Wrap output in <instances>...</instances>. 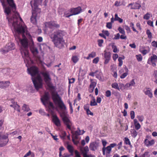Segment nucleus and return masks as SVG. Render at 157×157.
Instances as JSON below:
<instances>
[{
    "instance_id": "obj_1",
    "label": "nucleus",
    "mask_w": 157,
    "mask_h": 157,
    "mask_svg": "<svg viewBox=\"0 0 157 157\" xmlns=\"http://www.w3.org/2000/svg\"><path fill=\"white\" fill-rule=\"evenodd\" d=\"M52 98L56 105L58 106L62 110L60 113L61 116L67 128L71 130L72 123L67 117V113L66 111V106L58 95L53 94L52 95Z\"/></svg>"
},
{
    "instance_id": "obj_2",
    "label": "nucleus",
    "mask_w": 157,
    "mask_h": 157,
    "mask_svg": "<svg viewBox=\"0 0 157 157\" xmlns=\"http://www.w3.org/2000/svg\"><path fill=\"white\" fill-rule=\"evenodd\" d=\"M48 2V0H34L30 2V3L33 10L30 20L33 24L35 25L36 24L38 18V13H40V10L38 8V5L43 3L46 6Z\"/></svg>"
},
{
    "instance_id": "obj_3",
    "label": "nucleus",
    "mask_w": 157,
    "mask_h": 157,
    "mask_svg": "<svg viewBox=\"0 0 157 157\" xmlns=\"http://www.w3.org/2000/svg\"><path fill=\"white\" fill-rule=\"evenodd\" d=\"M66 34V33L61 30H58L55 32L51 38L55 45L58 48H61L64 43L63 37Z\"/></svg>"
},
{
    "instance_id": "obj_4",
    "label": "nucleus",
    "mask_w": 157,
    "mask_h": 157,
    "mask_svg": "<svg viewBox=\"0 0 157 157\" xmlns=\"http://www.w3.org/2000/svg\"><path fill=\"white\" fill-rule=\"evenodd\" d=\"M49 94L48 92H45L44 95L41 98V100L43 104L46 107L48 106L50 111H52L55 108L53 103L49 101Z\"/></svg>"
},
{
    "instance_id": "obj_5",
    "label": "nucleus",
    "mask_w": 157,
    "mask_h": 157,
    "mask_svg": "<svg viewBox=\"0 0 157 157\" xmlns=\"http://www.w3.org/2000/svg\"><path fill=\"white\" fill-rule=\"evenodd\" d=\"M41 74L43 75L44 78V80L47 86L49 87L52 88V86L51 82V78L48 72L43 71L41 72Z\"/></svg>"
},
{
    "instance_id": "obj_6",
    "label": "nucleus",
    "mask_w": 157,
    "mask_h": 157,
    "mask_svg": "<svg viewBox=\"0 0 157 157\" xmlns=\"http://www.w3.org/2000/svg\"><path fill=\"white\" fill-rule=\"evenodd\" d=\"M15 48L14 44L12 42H10L7 44L5 47L2 48L1 52L2 53L5 54L10 51L14 49Z\"/></svg>"
},
{
    "instance_id": "obj_7",
    "label": "nucleus",
    "mask_w": 157,
    "mask_h": 157,
    "mask_svg": "<svg viewBox=\"0 0 157 157\" xmlns=\"http://www.w3.org/2000/svg\"><path fill=\"white\" fill-rule=\"evenodd\" d=\"M8 135H2L0 133V147L5 146L9 142Z\"/></svg>"
},
{
    "instance_id": "obj_8",
    "label": "nucleus",
    "mask_w": 157,
    "mask_h": 157,
    "mask_svg": "<svg viewBox=\"0 0 157 157\" xmlns=\"http://www.w3.org/2000/svg\"><path fill=\"white\" fill-rule=\"evenodd\" d=\"M45 26L46 28H49L50 29L59 28V25L57 24V22L54 21L45 22Z\"/></svg>"
},
{
    "instance_id": "obj_9",
    "label": "nucleus",
    "mask_w": 157,
    "mask_h": 157,
    "mask_svg": "<svg viewBox=\"0 0 157 157\" xmlns=\"http://www.w3.org/2000/svg\"><path fill=\"white\" fill-rule=\"evenodd\" d=\"M157 62V56L155 54H153L149 58L147 61V63L151 65L153 67L156 66Z\"/></svg>"
},
{
    "instance_id": "obj_10",
    "label": "nucleus",
    "mask_w": 157,
    "mask_h": 157,
    "mask_svg": "<svg viewBox=\"0 0 157 157\" xmlns=\"http://www.w3.org/2000/svg\"><path fill=\"white\" fill-rule=\"evenodd\" d=\"M150 136H147L144 140V143L147 147H150L153 145L155 143V140H150Z\"/></svg>"
},
{
    "instance_id": "obj_11",
    "label": "nucleus",
    "mask_w": 157,
    "mask_h": 157,
    "mask_svg": "<svg viewBox=\"0 0 157 157\" xmlns=\"http://www.w3.org/2000/svg\"><path fill=\"white\" fill-rule=\"evenodd\" d=\"M103 154L105 155L106 157H110L111 156L110 153L111 151V149L109 147H103L102 149Z\"/></svg>"
},
{
    "instance_id": "obj_12",
    "label": "nucleus",
    "mask_w": 157,
    "mask_h": 157,
    "mask_svg": "<svg viewBox=\"0 0 157 157\" xmlns=\"http://www.w3.org/2000/svg\"><path fill=\"white\" fill-rule=\"evenodd\" d=\"M11 102L12 104L10 105V106L13 108L14 110L19 112H20V106L17 104V102L14 101L13 99L11 100Z\"/></svg>"
},
{
    "instance_id": "obj_13",
    "label": "nucleus",
    "mask_w": 157,
    "mask_h": 157,
    "mask_svg": "<svg viewBox=\"0 0 157 157\" xmlns=\"http://www.w3.org/2000/svg\"><path fill=\"white\" fill-rule=\"evenodd\" d=\"M104 57L105 59V60L104 63L105 64H107L110 60L111 55L110 53L109 52H106L105 51H104Z\"/></svg>"
},
{
    "instance_id": "obj_14",
    "label": "nucleus",
    "mask_w": 157,
    "mask_h": 157,
    "mask_svg": "<svg viewBox=\"0 0 157 157\" xmlns=\"http://www.w3.org/2000/svg\"><path fill=\"white\" fill-rule=\"evenodd\" d=\"M10 82L9 81H0V88H5L8 87L10 85Z\"/></svg>"
},
{
    "instance_id": "obj_15",
    "label": "nucleus",
    "mask_w": 157,
    "mask_h": 157,
    "mask_svg": "<svg viewBox=\"0 0 157 157\" xmlns=\"http://www.w3.org/2000/svg\"><path fill=\"white\" fill-rule=\"evenodd\" d=\"M81 9L80 7L71 9V13H72L73 15L78 14L81 12Z\"/></svg>"
},
{
    "instance_id": "obj_16",
    "label": "nucleus",
    "mask_w": 157,
    "mask_h": 157,
    "mask_svg": "<svg viewBox=\"0 0 157 157\" xmlns=\"http://www.w3.org/2000/svg\"><path fill=\"white\" fill-rule=\"evenodd\" d=\"M135 79H132L129 82L127 83L126 84V86L127 87L128 89H132V86H135Z\"/></svg>"
},
{
    "instance_id": "obj_17",
    "label": "nucleus",
    "mask_w": 157,
    "mask_h": 157,
    "mask_svg": "<svg viewBox=\"0 0 157 157\" xmlns=\"http://www.w3.org/2000/svg\"><path fill=\"white\" fill-rule=\"evenodd\" d=\"M40 48L42 52L45 51L50 48V47L46 44L43 43L40 44Z\"/></svg>"
},
{
    "instance_id": "obj_18",
    "label": "nucleus",
    "mask_w": 157,
    "mask_h": 157,
    "mask_svg": "<svg viewBox=\"0 0 157 157\" xmlns=\"http://www.w3.org/2000/svg\"><path fill=\"white\" fill-rule=\"evenodd\" d=\"M52 121L56 126H60V121L56 115H54L53 116Z\"/></svg>"
},
{
    "instance_id": "obj_19",
    "label": "nucleus",
    "mask_w": 157,
    "mask_h": 157,
    "mask_svg": "<svg viewBox=\"0 0 157 157\" xmlns=\"http://www.w3.org/2000/svg\"><path fill=\"white\" fill-rule=\"evenodd\" d=\"M144 91L146 95H148L150 98H152L153 95L151 90L150 88H145L144 89Z\"/></svg>"
},
{
    "instance_id": "obj_20",
    "label": "nucleus",
    "mask_w": 157,
    "mask_h": 157,
    "mask_svg": "<svg viewBox=\"0 0 157 157\" xmlns=\"http://www.w3.org/2000/svg\"><path fill=\"white\" fill-rule=\"evenodd\" d=\"M130 6H131V9H138L141 7L140 5L137 3L134 4L130 3L128 4V6L129 7Z\"/></svg>"
},
{
    "instance_id": "obj_21",
    "label": "nucleus",
    "mask_w": 157,
    "mask_h": 157,
    "mask_svg": "<svg viewBox=\"0 0 157 157\" xmlns=\"http://www.w3.org/2000/svg\"><path fill=\"white\" fill-rule=\"evenodd\" d=\"M81 151L83 157L86 154H88L89 149L87 146H86L84 147L81 148Z\"/></svg>"
},
{
    "instance_id": "obj_22",
    "label": "nucleus",
    "mask_w": 157,
    "mask_h": 157,
    "mask_svg": "<svg viewBox=\"0 0 157 157\" xmlns=\"http://www.w3.org/2000/svg\"><path fill=\"white\" fill-rule=\"evenodd\" d=\"M97 147L96 143L93 142L90 144L89 147L91 150L94 151L97 149Z\"/></svg>"
},
{
    "instance_id": "obj_23",
    "label": "nucleus",
    "mask_w": 157,
    "mask_h": 157,
    "mask_svg": "<svg viewBox=\"0 0 157 157\" xmlns=\"http://www.w3.org/2000/svg\"><path fill=\"white\" fill-rule=\"evenodd\" d=\"M85 132L84 130H80L79 128H78L77 130L74 133H73V135L75 134L76 136L81 135L83 134Z\"/></svg>"
},
{
    "instance_id": "obj_24",
    "label": "nucleus",
    "mask_w": 157,
    "mask_h": 157,
    "mask_svg": "<svg viewBox=\"0 0 157 157\" xmlns=\"http://www.w3.org/2000/svg\"><path fill=\"white\" fill-rule=\"evenodd\" d=\"M90 104L91 106H96L97 105V103L96 101V99L93 96L91 98Z\"/></svg>"
},
{
    "instance_id": "obj_25",
    "label": "nucleus",
    "mask_w": 157,
    "mask_h": 157,
    "mask_svg": "<svg viewBox=\"0 0 157 157\" xmlns=\"http://www.w3.org/2000/svg\"><path fill=\"white\" fill-rule=\"evenodd\" d=\"M7 2L11 7L15 9L16 7L13 0H7Z\"/></svg>"
},
{
    "instance_id": "obj_26",
    "label": "nucleus",
    "mask_w": 157,
    "mask_h": 157,
    "mask_svg": "<svg viewBox=\"0 0 157 157\" xmlns=\"http://www.w3.org/2000/svg\"><path fill=\"white\" fill-rule=\"evenodd\" d=\"M71 13V10L66 11L64 12L63 16L66 17H69L70 16L73 15V14L72 13Z\"/></svg>"
},
{
    "instance_id": "obj_27",
    "label": "nucleus",
    "mask_w": 157,
    "mask_h": 157,
    "mask_svg": "<svg viewBox=\"0 0 157 157\" xmlns=\"http://www.w3.org/2000/svg\"><path fill=\"white\" fill-rule=\"evenodd\" d=\"M96 83L95 82H91L90 85V88L89 89V91L90 92H93L94 90V89L96 86Z\"/></svg>"
},
{
    "instance_id": "obj_28",
    "label": "nucleus",
    "mask_w": 157,
    "mask_h": 157,
    "mask_svg": "<svg viewBox=\"0 0 157 157\" xmlns=\"http://www.w3.org/2000/svg\"><path fill=\"white\" fill-rule=\"evenodd\" d=\"M125 72L123 73L120 76L121 79H123L126 77L128 75V69L127 67L125 68Z\"/></svg>"
},
{
    "instance_id": "obj_29",
    "label": "nucleus",
    "mask_w": 157,
    "mask_h": 157,
    "mask_svg": "<svg viewBox=\"0 0 157 157\" xmlns=\"http://www.w3.org/2000/svg\"><path fill=\"white\" fill-rule=\"evenodd\" d=\"M130 132L131 136L133 138H135L137 135L138 132L135 129H131Z\"/></svg>"
},
{
    "instance_id": "obj_30",
    "label": "nucleus",
    "mask_w": 157,
    "mask_h": 157,
    "mask_svg": "<svg viewBox=\"0 0 157 157\" xmlns=\"http://www.w3.org/2000/svg\"><path fill=\"white\" fill-rule=\"evenodd\" d=\"M95 75L96 78H98L100 80H102V73L101 72L98 71V72L96 73H95Z\"/></svg>"
},
{
    "instance_id": "obj_31",
    "label": "nucleus",
    "mask_w": 157,
    "mask_h": 157,
    "mask_svg": "<svg viewBox=\"0 0 157 157\" xmlns=\"http://www.w3.org/2000/svg\"><path fill=\"white\" fill-rule=\"evenodd\" d=\"M112 87L114 89L117 90H120V89L119 88V85L116 82H114L112 84Z\"/></svg>"
},
{
    "instance_id": "obj_32",
    "label": "nucleus",
    "mask_w": 157,
    "mask_h": 157,
    "mask_svg": "<svg viewBox=\"0 0 157 157\" xmlns=\"http://www.w3.org/2000/svg\"><path fill=\"white\" fill-rule=\"evenodd\" d=\"M67 148L69 152L71 153H73L74 152V149L73 147L70 145L68 144Z\"/></svg>"
},
{
    "instance_id": "obj_33",
    "label": "nucleus",
    "mask_w": 157,
    "mask_h": 157,
    "mask_svg": "<svg viewBox=\"0 0 157 157\" xmlns=\"http://www.w3.org/2000/svg\"><path fill=\"white\" fill-rule=\"evenodd\" d=\"M115 20L116 21H118L120 23H121L123 22V19L118 17L117 14H115Z\"/></svg>"
},
{
    "instance_id": "obj_34",
    "label": "nucleus",
    "mask_w": 157,
    "mask_h": 157,
    "mask_svg": "<svg viewBox=\"0 0 157 157\" xmlns=\"http://www.w3.org/2000/svg\"><path fill=\"white\" fill-rule=\"evenodd\" d=\"M119 86L120 90H122L125 89H128L127 87L126 86V84L124 85V84L122 83H119Z\"/></svg>"
},
{
    "instance_id": "obj_35",
    "label": "nucleus",
    "mask_w": 157,
    "mask_h": 157,
    "mask_svg": "<svg viewBox=\"0 0 157 157\" xmlns=\"http://www.w3.org/2000/svg\"><path fill=\"white\" fill-rule=\"evenodd\" d=\"M124 141L125 144L129 145L131 147L132 146V145L131 144L130 141L128 138L127 137H125L124 138Z\"/></svg>"
},
{
    "instance_id": "obj_36",
    "label": "nucleus",
    "mask_w": 157,
    "mask_h": 157,
    "mask_svg": "<svg viewBox=\"0 0 157 157\" xmlns=\"http://www.w3.org/2000/svg\"><path fill=\"white\" fill-rule=\"evenodd\" d=\"M124 59V57L123 56L122 57H120L118 59V61L119 62V66L121 67L123 64L122 59Z\"/></svg>"
},
{
    "instance_id": "obj_37",
    "label": "nucleus",
    "mask_w": 157,
    "mask_h": 157,
    "mask_svg": "<svg viewBox=\"0 0 157 157\" xmlns=\"http://www.w3.org/2000/svg\"><path fill=\"white\" fill-rule=\"evenodd\" d=\"M112 48L113 49V52H114L116 53L119 51V50L117 49L116 46L114 45V43L112 44Z\"/></svg>"
},
{
    "instance_id": "obj_38",
    "label": "nucleus",
    "mask_w": 157,
    "mask_h": 157,
    "mask_svg": "<svg viewBox=\"0 0 157 157\" xmlns=\"http://www.w3.org/2000/svg\"><path fill=\"white\" fill-rule=\"evenodd\" d=\"M146 34H147V37L149 39H151L152 38V33L150 32L149 29H147L146 31Z\"/></svg>"
},
{
    "instance_id": "obj_39",
    "label": "nucleus",
    "mask_w": 157,
    "mask_h": 157,
    "mask_svg": "<svg viewBox=\"0 0 157 157\" xmlns=\"http://www.w3.org/2000/svg\"><path fill=\"white\" fill-rule=\"evenodd\" d=\"M71 59L73 62L76 63L78 60L79 59L78 56H72Z\"/></svg>"
},
{
    "instance_id": "obj_40",
    "label": "nucleus",
    "mask_w": 157,
    "mask_h": 157,
    "mask_svg": "<svg viewBox=\"0 0 157 157\" xmlns=\"http://www.w3.org/2000/svg\"><path fill=\"white\" fill-rule=\"evenodd\" d=\"M22 109L25 111L28 112L30 110L28 106L25 104H24L22 106Z\"/></svg>"
},
{
    "instance_id": "obj_41",
    "label": "nucleus",
    "mask_w": 157,
    "mask_h": 157,
    "mask_svg": "<svg viewBox=\"0 0 157 157\" xmlns=\"http://www.w3.org/2000/svg\"><path fill=\"white\" fill-rule=\"evenodd\" d=\"M151 15V13H147L144 15L143 17V18L147 20H148L150 18V16Z\"/></svg>"
},
{
    "instance_id": "obj_42",
    "label": "nucleus",
    "mask_w": 157,
    "mask_h": 157,
    "mask_svg": "<svg viewBox=\"0 0 157 157\" xmlns=\"http://www.w3.org/2000/svg\"><path fill=\"white\" fill-rule=\"evenodd\" d=\"M150 155L149 154V152H145L144 153L139 156V157H149Z\"/></svg>"
},
{
    "instance_id": "obj_43",
    "label": "nucleus",
    "mask_w": 157,
    "mask_h": 157,
    "mask_svg": "<svg viewBox=\"0 0 157 157\" xmlns=\"http://www.w3.org/2000/svg\"><path fill=\"white\" fill-rule=\"evenodd\" d=\"M136 58L138 61H141L142 59V57L140 54L136 55Z\"/></svg>"
},
{
    "instance_id": "obj_44",
    "label": "nucleus",
    "mask_w": 157,
    "mask_h": 157,
    "mask_svg": "<svg viewBox=\"0 0 157 157\" xmlns=\"http://www.w3.org/2000/svg\"><path fill=\"white\" fill-rule=\"evenodd\" d=\"M118 30L119 31V32L120 33H121L122 34H125V32L124 30V29H123L121 27H119L118 29Z\"/></svg>"
},
{
    "instance_id": "obj_45",
    "label": "nucleus",
    "mask_w": 157,
    "mask_h": 157,
    "mask_svg": "<svg viewBox=\"0 0 157 157\" xmlns=\"http://www.w3.org/2000/svg\"><path fill=\"white\" fill-rule=\"evenodd\" d=\"M153 79H154V82L156 84H157V72H155L154 74V78Z\"/></svg>"
},
{
    "instance_id": "obj_46",
    "label": "nucleus",
    "mask_w": 157,
    "mask_h": 157,
    "mask_svg": "<svg viewBox=\"0 0 157 157\" xmlns=\"http://www.w3.org/2000/svg\"><path fill=\"white\" fill-rule=\"evenodd\" d=\"M99 61V58L98 57L95 58L92 61L93 63L97 64L98 63Z\"/></svg>"
},
{
    "instance_id": "obj_47",
    "label": "nucleus",
    "mask_w": 157,
    "mask_h": 157,
    "mask_svg": "<svg viewBox=\"0 0 157 157\" xmlns=\"http://www.w3.org/2000/svg\"><path fill=\"white\" fill-rule=\"evenodd\" d=\"M62 135H60L61 138L64 139L66 136V133L65 131H63L61 132Z\"/></svg>"
},
{
    "instance_id": "obj_48",
    "label": "nucleus",
    "mask_w": 157,
    "mask_h": 157,
    "mask_svg": "<svg viewBox=\"0 0 157 157\" xmlns=\"http://www.w3.org/2000/svg\"><path fill=\"white\" fill-rule=\"evenodd\" d=\"M105 95L107 97H109L111 95V92L109 90H107L105 92Z\"/></svg>"
},
{
    "instance_id": "obj_49",
    "label": "nucleus",
    "mask_w": 157,
    "mask_h": 157,
    "mask_svg": "<svg viewBox=\"0 0 157 157\" xmlns=\"http://www.w3.org/2000/svg\"><path fill=\"white\" fill-rule=\"evenodd\" d=\"M124 28L127 31V32L128 33H129L131 32V30L130 28L127 25L124 26Z\"/></svg>"
},
{
    "instance_id": "obj_50",
    "label": "nucleus",
    "mask_w": 157,
    "mask_h": 157,
    "mask_svg": "<svg viewBox=\"0 0 157 157\" xmlns=\"http://www.w3.org/2000/svg\"><path fill=\"white\" fill-rule=\"evenodd\" d=\"M112 23L110 22H107L106 23V27L109 29H111L112 28Z\"/></svg>"
},
{
    "instance_id": "obj_51",
    "label": "nucleus",
    "mask_w": 157,
    "mask_h": 157,
    "mask_svg": "<svg viewBox=\"0 0 157 157\" xmlns=\"http://www.w3.org/2000/svg\"><path fill=\"white\" fill-rule=\"evenodd\" d=\"M89 56L91 58H93L96 56V52H92L91 53L89 54Z\"/></svg>"
},
{
    "instance_id": "obj_52",
    "label": "nucleus",
    "mask_w": 157,
    "mask_h": 157,
    "mask_svg": "<svg viewBox=\"0 0 157 157\" xmlns=\"http://www.w3.org/2000/svg\"><path fill=\"white\" fill-rule=\"evenodd\" d=\"M103 41L104 40L102 39L98 40V46L100 47H101Z\"/></svg>"
},
{
    "instance_id": "obj_53",
    "label": "nucleus",
    "mask_w": 157,
    "mask_h": 157,
    "mask_svg": "<svg viewBox=\"0 0 157 157\" xmlns=\"http://www.w3.org/2000/svg\"><path fill=\"white\" fill-rule=\"evenodd\" d=\"M118 56L117 54H114L113 55V58L114 61H116L117 59L118 58Z\"/></svg>"
},
{
    "instance_id": "obj_54",
    "label": "nucleus",
    "mask_w": 157,
    "mask_h": 157,
    "mask_svg": "<svg viewBox=\"0 0 157 157\" xmlns=\"http://www.w3.org/2000/svg\"><path fill=\"white\" fill-rule=\"evenodd\" d=\"M137 118L138 119L139 121L141 122H142L144 120V117L142 116H138Z\"/></svg>"
},
{
    "instance_id": "obj_55",
    "label": "nucleus",
    "mask_w": 157,
    "mask_h": 157,
    "mask_svg": "<svg viewBox=\"0 0 157 157\" xmlns=\"http://www.w3.org/2000/svg\"><path fill=\"white\" fill-rule=\"evenodd\" d=\"M120 34L119 33L117 34L116 35H114V37L113 38L114 40L119 39L120 37Z\"/></svg>"
},
{
    "instance_id": "obj_56",
    "label": "nucleus",
    "mask_w": 157,
    "mask_h": 157,
    "mask_svg": "<svg viewBox=\"0 0 157 157\" xmlns=\"http://www.w3.org/2000/svg\"><path fill=\"white\" fill-rule=\"evenodd\" d=\"M152 46L157 48V41H153L151 42Z\"/></svg>"
},
{
    "instance_id": "obj_57",
    "label": "nucleus",
    "mask_w": 157,
    "mask_h": 157,
    "mask_svg": "<svg viewBox=\"0 0 157 157\" xmlns=\"http://www.w3.org/2000/svg\"><path fill=\"white\" fill-rule=\"evenodd\" d=\"M130 116L131 118L133 119L135 117V113L134 111H131L130 112Z\"/></svg>"
},
{
    "instance_id": "obj_58",
    "label": "nucleus",
    "mask_w": 157,
    "mask_h": 157,
    "mask_svg": "<svg viewBox=\"0 0 157 157\" xmlns=\"http://www.w3.org/2000/svg\"><path fill=\"white\" fill-rule=\"evenodd\" d=\"M84 108L85 110L86 111L89 109V105L88 104L85 105L84 106Z\"/></svg>"
},
{
    "instance_id": "obj_59",
    "label": "nucleus",
    "mask_w": 157,
    "mask_h": 157,
    "mask_svg": "<svg viewBox=\"0 0 157 157\" xmlns=\"http://www.w3.org/2000/svg\"><path fill=\"white\" fill-rule=\"evenodd\" d=\"M135 128L136 130H138L140 128L141 126L139 123L136 124H135Z\"/></svg>"
},
{
    "instance_id": "obj_60",
    "label": "nucleus",
    "mask_w": 157,
    "mask_h": 157,
    "mask_svg": "<svg viewBox=\"0 0 157 157\" xmlns=\"http://www.w3.org/2000/svg\"><path fill=\"white\" fill-rule=\"evenodd\" d=\"M69 104L70 105V112L71 113H72L73 112V109L72 108V103L70 101H69Z\"/></svg>"
},
{
    "instance_id": "obj_61",
    "label": "nucleus",
    "mask_w": 157,
    "mask_h": 157,
    "mask_svg": "<svg viewBox=\"0 0 157 157\" xmlns=\"http://www.w3.org/2000/svg\"><path fill=\"white\" fill-rule=\"evenodd\" d=\"M147 24L148 25L151 26V27H153L154 26L153 22L150 20H149L147 21Z\"/></svg>"
},
{
    "instance_id": "obj_62",
    "label": "nucleus",
    "mask_w": 157,
    "mask_h": 157,
    "mask_svg": "<svg viewBox=\"0 0 157 157\" xmlns=\"http://www.w3.org/2000/svg\"><path fill=\"white\" fill-rule=\"evenodd\" d=\"M39 113L40 114L42 115H44L45 114V113L44 112V110L42 109H40L39 110Z\"/></svg>"
},
{
    "instance_id": "obj_63",
    "label": "nucleus",
    "mask_w": 157,
    "mask_h": 157,
    "mask_svg": "<svg viewBox=\"0 0 157 157\" xmlns=\"http://www.w3.org/2000/svg\"><path fill=\"white\" fill-rule=\"evenodd\" d=\"M101 141L103 147H105L107 143V142L105 140H102Z\"/></svg>"
},
{
    "instance_id": "obj_64",
    "label": "nucleus",
    "mask_w": 157,
    "mask_h": 157,
    "mask_svg": "<svg viewBox=\"0 0 157 157\" xmlns=\"http://www.w3.org/2000/svg\"><path fill=\"white\" fill-rule=\"evenodd\" d=\"M83 157H95V156L91 154H87Z\"/></svg>"
}]
</instances>
